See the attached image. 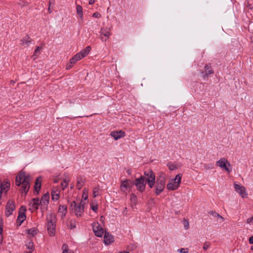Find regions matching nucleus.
Listing matches in <instances>:
<instances>
[{
    "instance_id": "obj_46",
    "label": "nucleus",
    "mask_w": 253,
    "mask_h": 253,
    "mask_svg": "<svg viewBox=\"0 0 253 253\" xmlns=\"http://www.w3.org/2000/svg\"><path fill=\"white\" fill-rule=\"evenodd\" d=\"M249 242L250 244H253V236L250 237L249 239Z\"/></svg>"
},
{
    "instance_id": "obj_24",
    "label": "nucleus",
    "mask_w": 253,
    "mask_h": 253,
    "mask_svg": "<svg viewBox=\"0 0 253 253\" xmlns=\"http://www.w3.org/2000/svg\"><path fill=\"white\" fill-rule=\"evenodd\" d=\"M85 178L83 176H80L77 178V187L78 189H81L84 185Z\"/></svg>"
},
{
    "instance_id": "obj_13",
    "label": "nucleus",
    "mask_w": 253,
    "mask_h": 253,
    "mask_svg": "<svg viewBox=\"0 0 253 253\" xmlns=\"http://www.w3.org/2000/svg\"><path fill=\"white\" fill-rule=\"evenodd\" d=\"M26 211V208L24 206H22L20 208L19 211V214L17 219V223L19 225H21V224L23 222V221L26 219V216L25 214V212Z\"/></svg>"
},
{
    "instance_id": "obj_19",
    "label": "nucleus",
    "mask_w": 253,
    "mask_h": 253,
    "mask_svg": "<svg viewBox=\"0 0 253 253\" xmlns=\"http://www.w3.org/2000/svg\"><path fill=\"white\" fill-rule=\"evenodd\" d=\"M31 42V39L28 35L25 36L20 40V45L25 47H28Z\"/></svg>"
},
{
    "instance_id": "obj_7",
    "label": "nucleus",
    "mask_w": 253,
    "mask_h": 253,
    "mask_svg": "<svg viewBox=\"0 0 253 253\" xmlns=\"http://www.w3.org/2000/svg\"><path fill=\"white\" fill-rule=\"evenodd\" d=\"M133 186V182L130 179L122 180L120 185V190L124 193L127 194V191L130 190Z\"/></svg>"
},
{
    "instance_id": "obj_51",
    "label": "nucleus",
    "mask_w": 253,
    "mask_h": 253,
    "mask_svg": "<svg viewBox=\"0 0 253 253\" xmlns=\"http://www.w3.org/2000/svg\"><path fill=\"white\" fill-rule=\"evenodd\" d=\"M24 253H32L31 252L29 251V252H26Z\"/></svg>"
},
{
    "instance_id": "obj_44",
    "label": "nucleus",
    "mask_w": 253,
    "mask_h": 253,
    "mask_svg": "<svg viewBox=\"0 0 253 253\" xmlns=\"http://www.w3.org/2000/svg\"><path fill=\"white\" fill-rule=\"evenodd\" d=\"M74 64H71L70 62L67 64L66 65V69L69 70L70 69L72 66Z\"/></svg>"
},
{
    "instance_id": "obj_16",
    "label": "nucleus",
    "mask_w": 253,
    "mask_h": 253,
    "mask_svg": "<svg viewBox=\"0 0 253 253\" xmlns=\"http://www.w3.org/2000/svg\"><path fill=\"white\" fill-rule=\"evenodd\" d=\"M110 135L114 138L115 140H117L120 138L124 137L126 136L125 131L120 130L119 131H113L111 132Z\"/></svg>"
},
{
    "instance_id": "obj_11",
    "label": "nucleus",
    "mask_w": 253,
    "mask_h": 253,
    "mask_svg": "<svg viewBox=\"0 0 253 253\" xmlns=\"http://www.w3.org/2000/svg\"><path fill=\"white\" fill-rule=\"evenodd\" d=\"M15 209V206L14 202L13 200H8L7 202L6 207L5 214L7 217L12 215L13 211Z\"/></svg>"
},
{
    "instance_id": "obj_23",
    "label": "nucleus",
    "mask_w": 253,
    "mask_h": 253,
    "mask_svg": "<svg viewBox=\"0 0 253 253\" xmlns=\"http://www.w3.org/2000/svg\"><path fill=\"white\" fill-rule=\"evenodd\" d=\"M52 199L53 201H57L60 197V191L58 189H53L51 192Z\"/></svg>"
},
{
    "instance_id": "obj_31",
    "label": "nucleus",
    "mask_w": 253,
    "mask_h": 253,
    "mask_svg": "<svg viewBox=\"0 0 253 253\" xmlns=\"http://www.w3.org/2000/svg\"><path fill=\"white\" fill-rule=\"evenodd\" d=\"M69 182V179L68 178H65L61 182V185L62 186V190H64L67 187Z\"/></svg>"
},
{
    "instance_id": "obj_18",
    "label": "nucleus",
    "mask_w": 253,
    "mask_h": 253,
    "mask_svg": "<svg viewBox=\"0 0 253 253\" xmlns=\"http://www.w3.org/2000/svg\"><path fill=\"white\" fill-rule=\"evenodd\" d=\"M114 241V237L112 235L108 232H105L104 237V242L105 245H109Z\"/></svg>"
},
{
    "instance_id": "obj_33",
    "label": "nucleus",
    "mask_w": 253,
    "mask_h": 253,
    "mask_svg": "<svg viewBox=\"0 0 253 253\" xmlns=\"http://www.w3.org/2000/svg\"><path fill=\"white\" fill-rule=\"evenodd\" d=\"M205 69L206 70V75L207 76L213 73V71L211 69L209 65H206L205 66Z\"/></svg>"
},
{
    "instance_id": "obj_30",
    "label": "nucleus",
    "mask_w": 253,
    "mask_h": 253,
    "mask_svg": "<svg viewBox=\"0 0 253 253\" xmlns=\"http://www.w3.org/2000/svg\"><path fill=\"white\" fill-rule=\"evenodd\" d=\"M38 233V230L36 228H32L27 230V233L32 236H35Z\"/></svg>"
},
{
    "instance_id": "obj_3",
    "label": "nucleus",
    "mask_w": 253,
    "mask_h": 253,
    "mask_svg": "<svg viewBox=\"0 0 253 253\" xmlns=\"http://www.w3.org/2000/svg\"><path fill=\"white\" fill-rule=\"evenodd\" d=\"M47 229L50 236H53L55 234L56 218L54 214L50 213L47 216Z\"/></svg>"
},
{
    "instance_id": "obj_41",
    "label": "nucleus",
    "mask_w": 253,
    "mask_h": 253,
    "mask_svg": "<svg viewBox=\"0 0 253 253\" xmlns=\"http://www.w3.org/2000/svg\"><path fill=\"white\" fill-rule=\"evenodd\" d=\"M91 209L93 211H94V212H96L97 211V209H98V206L97 205H91Z\"/></svg>"
},
{
    "instance_id": "obj_6",
    "label": "nucleus",
    "mask_w": 253,
    "mask_h": 253,
    "mask_svg": "<svg viewBox=\"0 0 253 253\" xmlns=\"http://www.w3.org/2000/svg\"><path fill=\"white\" fill-rule=\"evenodd\" d=\"M133 182V185L136 186V189L140 193H143L145 190L146 182L145 177L141 176L140 177L136 178Z\"/></svg>"
},
{
    "instance_id": "obj_28",
    "label": "nucleus",
    "mask_w": 253,
    "mask_h": 253,
    "mask_svg": "<svg viewBox=\"0 0 253 253\" xmlns=\"http://www.w3.org/2000/svg\"><path fill=\"white\" fill-rule=\"evenodd\" d=\"M76 11H77V14L79 15L80 19L81 20H83V8L81 5H77Z\"/></svg>"
},
{
    "instance_id": "obj_42",
    "label": "nucleus",
    "mask_w": 253,
    "mask_h": 253,
    "mask_svg": "<svg viewBox=\"0 0 253 253\" xmlns=\"http://www.w3.org/2000/svg\"><path fill=\"white\" fill-rule=\"evenodd\" d=\"M92 16L95 18H100L101 17V14L99 12H96L93 14Z\"/></svg>"
},
{
    "instance_id": "obj_50",
    "label": "nucleus",
    "mask_w": 253,
    "mask_h": 253,
    "mask_svg": "<svg viewBox=\"0 0 253 253\" xmlns=\"http://www.w3.org/2000/svg\"><path fill=\"white\" fill-rule=\"evenodd\" d=\"M2 231V229L1 227H0V233H1Z\"/></svg>"
},
{
    "instance_id": "obj_10",
    "label": "nucleus",
    "mask_w": 253,
    "mask_h": 253,
    "mask_svg": "<svg viewBox=\"0 0 253 253\" xmlns=\"http://www.w3.org/2000/svg\"><path fill=\"white\" fill-rule=\"evenodd\" d=\"M234 186L235 191L238 193L242 198H247L248 197V193L244 186L236 183H234Z\"/></svg>"
},
{
    "instance_id": "obj_45",
    "label": "nucleus",
    "mask_w": 253,
    "mask_h": 253,
    "mask_svg": "<svg viewBox=\"0 0 253 253\" xmlns=\"http://www.w3.org/2000/svg\"><path fill=\"white\" fill-rule=\"evenodd\" d=\"M28 249L29 250H32L33 248V243H29V245L27 246Z\"/></svg>"
},
{
    "instance_id": "obj_52",
    "label": "nucleus",
    "mask_w": 253,
    "mask_h": 253,
    "mask_svg": "<svg viewBox=\"0 0 253 253\" xmlns=\"http://www.w3.org/2000/svg\"><path fill=\"white\" fill-rule=\"evenodd\" d=\"M48 10L50 11V9L49 8H48ZM49 12L50 13V11H49Z\"/></svg>"
},
{
    "instance_id": "obj_40",
    "label": "nucleus",
    "mask_w": 253,
    "mask_h": 253,
    "mask_svg": "<svg viewBox=\"0 0 253 253\" xmlns=\"http://www.w3.org/2000/svg\"><path fill=\"white\" fill-rule=\"evenodd\" d=\"M247 223L251 225H253V216L247 219Z\"/></svg>"
},
{
    "instance_id": "obj_32",
    "label": "nucleus",
    "mask_w": 253,
    "mask_h": 253,
    "mask_svg": "<svg viewBox=\"0 0 253 253\" xmlns=\"http://www.w3.org/2000/svg\"><path fill=\"white\" fill-rule=\"evenodd\" d=\"M99 192H100V189L99 188V187H95L93 190V197H96L98 196H99L100 195Z\"/></svg>"
},
{
    "instance_id": "obj_2",
    "label": "nucleus",
    "mask_w": 253,
    "mask_h": 253,
    "mask_svg": "<svg viewBox=\"0 0 253 253\" xmlns=\"http://www.w3.org/2000/svg\"><path fill=\"white\" fill-rule=\"evenodd\" d=\"M166 180L165 174L163 172H160L155 180L154 190L156 195H159L164 191L166 186Z\"/></svg>"
},
{
    "instance_id": "obj_35",
    "label": "nucleus",
    "mask_w": 253,
    "mask_h": 253,
    "mask_svg": "<svg viewBox=\"0 0 253 253\" xmlns=\"http://www.w3.org/2000/svg\"><path fill=\"white\" fill-rule=\"evenodd\" d=\"M130 201L134 204H135L137 202V197L134 194L130 195Z\"/></svg>"
},
{
    "instance_id": "obj_53",
    "label": "nucleus",
    "mask_w": 253,
    "mask_h": 253,
    "mask_svg": "<svg viewBox=\"0 0 253 253\" xmlns=\"http://www.w3.org/2000/svg\"><path fill=\"white\" fill-rule=\"evenodd\" d=\"M252 250H253V247H252Z\"/></svg>"
},
{
    "instance_id": "obj_36",
    "label": "nucleus",
    "mask_w": 253,
    "mask_h": 253,
    "mask_svg": "<svg viewBox=\"0 0 253 253\" xmlns=\"http://www.w3.org/2000/svg\"><path fill=\"white\" fill-rule=\"evenodd\" d=\"M177 252L180 253H188L189 251L187 248H181L178 249Z\"/></svg>"
},
{
    "instance_id": "obj_37",
    "label": "nucleus",
    "mask_w": 253,
    "mask_h": 253,
    "mask_svg": "<svg viewBox=\"0 0 253 253\" xmlns=\"http://www.w3.org/2000/svg\"><path fill=\"white\" fill-rule=\"evenodd\" d=\"M183 224H184V228L185 229H188V228H189V222L187 220L184 219L183 220Z\"/></svg>"
},
{
    "instance_id": "obj_29",
    "label": "nucleus",
    "mask_w": 253,
    "mask_h": 253,
    "mask_svg": "<svg viewBox=\"0 0 253 253\" xmlns=\"http://www.w3.org/2000/svg\"><path fill=\"white\" fill-rule=\"evenodd\" d=\"M41 47L38 46L37 48L35 49L34 54L32 56V57L34 60H35L38 58V56L40 54V50H41Z\"/></svg>"
},
{
    "instance_id": "obj_22",
    "label": "nucleus",
    "mask_w": 253,
    "mask_h": 253,
    "mask_svg": "<svg viewBox=\"0 0 253 253\" xmlns=\"http://www.w3.org/2000/svg\"><path fill=\"white\" fill-rule=\"evenodd\" d=\"M91 50V47L90 46H86L85 48L82 50L78 53L80 54L81 57L82 58L86 56L90 52Z\"/></svg>"
},
{
    "instance_id": "obj_25",
    "label": "nucleus",
    "mask_w": 253,
    "mask_h": 253,
    "mask_svg": "<svg viewBox=\"0 0 253 253\" xmlns=\"http://www.w3.org/2000/svg\"><path fill=\"white\" fill-rule=\"evenodd\" d=\"M41 178L38 177L35 181V189L36 194L39 193V191L41 189Z\"/></svg>"
},
{
    "instance_id": "obj_1",
    "label": "nucleus",
    "mask_w": 253,
    "mask_h": 253,
    "mask_svg": "<svg viewBox=\"0 0 253 253\" xmlns=\"http://www.w3.org/2000/svg\"><path fill=\"white\" fill-rule=\"evenodd\" d=\"M31 177L24 171H21L16 177V184L17 186L21 185L22 191L26 194L30 188Z\"/></svg>"
},
{
    "instance_id": "obj_38",
    "label": "nucleus",
    "mask_w": 253,
    "mask_h": 253,
    "mask_svg": "<svg viewBox=\"0 0 253 253\" xmlns=\"http://www.w3.org/2000/svg\"><path fill=\"white\" fill-rule=\"evenodd\" d=\"M150 188H152L155 186L154 184L155 183V181H152L150 182H147Z\"/></svg>"
},
{
    "instance_id": "obj_21",
    "label": "nucleus",
    "mask_w": 253,
    "mask_h": 253,
    "mask_svg": "<svg viewBox=\"0 0 253 253\" xmlns=\"http://www.w3.org/2000/svg\"><path fill=\"white\" fill-rule=\"evenodd\" d=\"M58 213L62 219L64 218L67 213V207L60 205L58 209Z\"/></svg>"
},
{
    "instance_id": "obj_17",
    "label": "nucleus",
    "mask_w": 253,
    "mask_h": 253,
    "mask_svg": "<svg viewBox=\"0 0 253 253\" xmlns=\"http://www.w3.org/2000/svg\"><path fill=\"white\" fill-rule=\"evenodd\" d=\"M40 205H41V203L39 199L34 198L29 204V206L31 207L30 210L36 211L38 209V207Z\"/></svg>"
},
{
    "instance_id": "obj_14",
    "label": "nucleus",
    "mask_w": 253,
    "mask_h": 253,
    "mask_svg": "<svg viewBox=\"0 0 253 253\" xmlns=\"http://www.w3.org/2000/svg\"><path fill=\"white\" fill-rule=\"evenodd\" d=\"M10 182L8 179H5L0 184V200L1 198L2 193H6L10 187Z\"/></svg>"
},
{
    "instance_id": "obj_43",
    "label": "nucleus",
    "mask_w": 253,
    "mask_h": 253,
    "mask_svg": "<svg viewBox=\"0 0 253 253\" xmlns=\"http://www.w3.org/2000/svg\"><path fill=\"white\" fill-rule=\"evenodd\" d=\"M67 245H63V248H65V249L63 250V253H73V252H70V253H68V251L66 249V248H67Z\"/></svg>"
},
{
    "instance_id": "obj_4",
    "label": "nucleus",
    "mask_w": 253,
    "mask_h": 253,
    "mask_svg": "<svg viewBox=\"0 0 253 253\" xmlns=\"http://www.w3.org/2000/svg\"><path fill=\"white\" fill-rule=\"evenodd\" d=\"M182 174H177L174 178L170 179L167 185V188L170 191H175L178 189L181 181Z\"/></svg>"
},
{
    "instance_id": "obj_8",
    "label": "nucleus",
    "mask_w": 253,
    "mask_h": 253,
    "mask_svg": "<svg viewBox=\"0 0 253 253\" xmlns=\"http://www.w3.org/2000/svg\"><path fill=\"white\" fill-rule=\"evenodd\" d=\"M72 207H74V212L77 217H81L84 211V204L80 202L78 205H77L76 202L73 201L71 204Z\"/></svg>"
},
{
    "instance_id": "obj_47",
    "label": "nucleus",
    "mask_w": 253,
    "mask_h": 253,
    "mask_svg": "<svg viewBox=\"0 0 253 253\" xmlns=\"http://www.w3.org/2000/svg\"><path fill=\"white\" fill-rule=\"evenodd\" d=\"M94 2H95V0H90L89 1V4H93Z\"/></svg>"
},
{
    "instance_id": "obj_5",
    "label": "nucleus",
    "mask_w": 253,
    "mask_h": 253,
    "mask_svg": "<svg viewBox=\"0 0 253 253\" xmlns=\"http://www.w3.org/2000/svg\"><path fill=\"white\" fill-rule=\"evenodd\" d=\"M217 166L220 169L225 170L228 173H230L232 171V167L230 163L225 158H222L216 162Z\"/></svg>"
},
{
    "instance_id": "obj_34",
    "label": "nucleus",
    "mask_w": 253,
    "mask_h": 253,
    "mask_svg": "<svg viewBox=\"0 0 253 253\" xmlns=\"http://www.w3.org/2000/svg\"><path fill=\"white\" fill-rule=\"evenodd\" d=\"M68 226L71 229H73L76 228V222L74 220H71L70 221L68 225Z\"/></svg>"
},
{
    "instance_id": "obj_12",
    "label": "nucleus",
    "mask_w": 253,
    "mask_h": 253,
    "mask_svg": "<svg viewBox=\"0 0 253 253\" xmlns=\"http://www.w3.org/2000/svg\"><path fill=\"white\" fill-rule=\"evenodd\" d=\"M92 227V230L94 233L95 236L101 237L103 234V229L100 226L99 224L97 222H94L91 224Z\"/></svg>"
},
{
    "instance_id": "obj_9",
    "label": "nucleus",
    "mask_w": 253,
    "mask_h": 253,
    "mask_svg": "<svg viewBox=\"0 0 253 253\" xmlns=\"http://www.w3.org/2000/svg\"><path fill=\"white\" fill-rule=\"evenodd\" d=\"M111 28L102 27L100 31V39L104 42L106 41L111 35Z\"/></svg>"
},
{
    "instance_id": "obj_54",
    "label": "nucleus",
    "mask_w": 253,
    "mask_h": 253,
    "mask_svg": "<svg viewBox=\"0 0 253 253\" xmlns=\"http://www.w3.org/2000/svg\"><path fill=\"white\" fill-rule=\"evenodd\" d=\"M252 250H253V247H252Z\"/></svg>"
},
{
    "instance_id": "obj_26",
    "label": "nucleus",
    "mask_w": 253,
    "mask_h": 253,
    "mask_svg": "<svg viewBox=\"0 0 253 253\" xmlns=\"http://www.w3.org/2000/svg\"><path fill=\"white\" fill-rule=\"evenodd\" d=\"M167 166L169 169L171 171L177 169L181 167V165L179 164H174L171 162H169L167 164Z\"/></svg>"
},
{
    "instance_id": "obj_48",
    "label": "nucleus",
    "mask_w": 253,
    "mask_h": 253,
    "mask_svg": "<svg viewBox=\"0 0 253 253\" xmlns=\"http://www.w3.org/2000/svg\"><path fill=\"white\" fill-rule=\"evenodd\" d=\"M83 197H84V199L86 200L87 198V196L85 193L83 194Z\"/></svg>"
},
{
    "instance_id": "obj_15",
    "label": "nucleus",
    "mask_w": 253,
    "mask_h": 253,
    "mask_svg": "<svg viewBox=\"0 0 253 253\" xmlns=\"http://www.w3.org/2000/svg\"><path fill=\"white\" fill-rule=\"evenodd\" d=\"M145 182H150L156 180V176L154 172L149 169L144 171V176Z\"/></svg>"
},
{
    "instance_id": "obj_27",
    "label": "nucleus",
    "mask_w": 253,
    "mask_h": 253,
    "mask_svg": "<svg viewBox=\"0 0 253 253\" xmlns=\"http://www.w3.org/2000/svg\"><path fill=\"white\" fill-rule=\"evenodd\" d=\"M81 59H82V58L81 57L80 54L78 53L70 59V63L74 64Z\"/></svg>"
},
{
    "instance_id": "obj_20",
    "label": "nucleus",
    "mask_w": 253,
    "mask_h": 253,
    "mask_svg": "<svg viewBox=\"0 0 253 253\" xmlns=\"http://www.w3.org/2000/svg\"><path fill=\"white\" fill-rule=\"evenodd\" d=\"M49 194L48 193L44 194L40 201L41 205L42 206L47 205L49 203Z\"/></svg>"
},
{
    "instance_id": "obj_39",
    "label": "nucleus",
    "mask_w": 253,
    "mask_h": 253,
    "mask_svg": "<svg viewBox=\"0 0 253 253\" xmlns=\"http://www.w3.org/2000/svg\"><path fill=\"white\" fill-rule=\"evenodd\" d=\"M210 246V244L208 242H206L204 243V246H203V249L204 250H207L209 248Z\"/></svg>"
},
{
    "instance_id": "obj_49",
    "label": "nucleus",
    "mask_w": 253,
    "mask_h": 253,
    "mask_svg": "<svg viewBox=\"0 0 253 253\" xmlns=\"http://www.w3.org/2000/svg\"><path fill=\"white\" fill-rule=\"evenodd\" d=\"M217 216L222 220L223 219V217L221 216H220V215H219L218 214H217Z\"/></svg>"
}]
</instances>
